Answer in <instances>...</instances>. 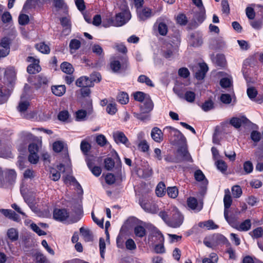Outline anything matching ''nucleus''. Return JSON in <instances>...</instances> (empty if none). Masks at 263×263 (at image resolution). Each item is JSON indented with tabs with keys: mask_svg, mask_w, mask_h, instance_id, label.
Returning <instances> with one entry per match:
<instances>
[{
	"mask_svg": "<svg viewBox=\"0 0 263 263\" xmlns=\"http://www.w3.org/2000/svg\"><path fill=\"white\" fill-rule=\"evenodd\" d=\"M8 237L12 241L16 240L18 238V232L16 229L11 228L7 232Z\"/></svg>",
	"mask_w": 263,
	"mask_h": 263,
	"instance_id": "nucleus-37",
	"label": "nucleus"
},
{
	"mask_svg": "<svg viewBox=\"0 0 263 263\" xmlns=\"http://www.w3.org/2000/svg\"><path fill=\"white\" fill-rule=\"evenodd\" d=\"M60 177L61 174L59 171L54 168H52L50 170V178L51 180L54 181H57L60 179Z\"/></svg>",
	"mask_w": 263,
	"mask_h": 263,
	"instance_id": "nucleus-49",
	"label": "nucleus"
},
{
	"mask_svg": "<svg viewBox=\"0 0 263 263\" xmlns=\"http://www.w3.org/2000/svg\"><path fill=\"white\" fill-rule=\"evenodd\" d=\"M232 200L230 194L229 190L228 189L225 190V195L223 198V202L224 206V216L225 219L229 222V208L232 204Z\"/></svg>",
	"mask_w": 263,
	"mask_h": 263,
	"instance_id": "nucleus-8",
	"label": "nucleus"
},
{
	"mask_svg": "<svg viewBox=\"0 0 263 263\" xmlns=\"http://www.w3.org/2000/svg\"><path fill=\"white\" fill-rule=\"evenodd\" d=\"M139 19L140 21H145L153 15L152 10L148 7L141 8L137 10Z\"/></svg>",
	"mask_w": 263,
	"mask_h": 263,
	"instance_id": "nucleus-9",
	"label": "nucleus"
},
{
	"mask_svg": "<svg viewBox=\"0 0 263 263\" xmlns=\"http://www.w3.org/2000/svg\"><path fill=\"white\" fill-rule=\"evenodd\" d=\"M29 22L28 15L25 14H21L18 17V23L21 25H25Z\"/></svg>",
	"mask_w": 263,
	"mask_h": 263,
	"instance_id": "nucleus-53",
	"label": "nucleus"
},
{
	"mask_svg": "<svg viewBox=\"0 0 263 263\" xmlns=\"http://www.w3.org/2000/svg\"><path fill=\"white\" fill-rule=\"evenodd\" d=\"M117 99L121 104H126L129 101L128 95L126 92H121L118 94Z\"/></svg>",
	"mask_w": 263,
	"mask_h": 263,
	"instance_id": "nucleus-32",
	"label": "nucleus"
},
{
	"mask_svg": "<svg viewBox=\"0 0 263 263\" xmlns=\"http://www.w3.org/2000/svg\"><path fill=\"white\" fill-rule=\"evenodd\" d=\"M41 143L39 144L36 143H31L29 145L28 149L29 153H37Z\"/></svg>",
	"mask_w": 263,
	"mask_h": 263,
	"instance_id": "nucleus-62",
	"label": "nucleus"
},
{
	"mask_svg": "<svg viewBox=\"0 0 263 263\" xmlns=\"http://www.w3.org/2000/svg\"><path fill=\"white\" fill-rule=\"evenodd\" d=\"M35 256L37 262L47 263L46 258L42 253L40 252H37L35 254Z\"/></svg>",
	"mask_w": 263,
	"mask_h": 263,
	"instance_id": "nucleus-58",
	"label": "nucleus"
},
{
	"mask_svg": "<svg viewBox=\"0 0 263 263\" xmlns=\"http://www.w3.org/2000/svg\"><path fill=\"white\" fill-rule=\"evenodd\" d=\"M117 111L116 104L115 103H109L106 107V111L110 115H114Z\"/></svg>",
	"mask_w": 263,
	"mask_h": 263,
	"instance_id": "nucleus-56",
	"label": "nucleus"
},
{
	"mask_svg": "<svg viewBox=\"0 0 263 263\" xmlns=\"http://www.w3.org/2000/svg\"><path fill=\"white\" fill-rule=\"evenodd\" d=\"M80 148L83 154L86 155L90 150L91 145L88 142L83 140L81 143Z\"/></svg>",
	"mask_w": 263,
	"mask_h": 263,
	"instance_id": "nucleus-42",
	"label": "nucleus"
},
{
	"mask_svg": "<svg viewBox=\"0 0 263 263\" xmlns=\"http://www.w3.org/2000/svg\"><path fill=\"white\" fill-rule=\"evenodd\" d=\"M252 236L255 238H258L261 237L263 234V229L261 227H258L255 229L253 231L250 233Z\"/></svg>",
	"mask_w": 263,
	"mask_h": 263,
	"instance_id": "nucleus-47",
	"label": "nucleus"
},
{
	"mask_svg": "<svg viewBox=\"0 0 263 263\" xmlns=\"http://www.w3.org/2000/svg\"><path fill=\"white\" fill-rule=\"evenodd\" d=\"M214 107L213 102L211 100L206 101L201 106L204 111H208Z\"/></svg>",
	"mask_w": 263,
	"mask_h": 263,
	"instance_id": "nucleus-54",
	"label": "nucleus"
},
{
	"mask_svg": "<svg viewBox=\"0 0 263 263\" xmlns=\"http://www.w3.org/2000/svg\"><path fill=\"white\" fill-rule=\"evenodd\" d=\"M152 139L156 142L160 143L163 140V133L158 127H154L151 133Z\"/></svg>",
	"mask_w": 263,
	"mask_h": 263,
	"instance_id": "nucleus-18",
	"label": "nucleus"
},
{
	"mask_svg": "<svg viewBox=\"0 0 263 263\" xmlns=\"http://www.w3.org/2000/svg\"><path fill=\"white\" fill-rule=\"evenodd\" d=\"M205 18V10L204 8H202L199 9V12L198 14H196L195 15V19L197 20V21L199 23H201L203 22Z\"/></svg>",
	"mask_w": 263,
	"mask_h": 263,
	"instance_id": "nucleus-45",
	"label": "nucleus"
},
{
	"mask_svg": "<svg viewBox=\"0 0 263 263\" xmlns=\"http://www.w3.org/2000/svg\"><path fill=\"white\" fill-rule=\"evenodd\" d=\"M61 69L63 72L69 74L72 73L74 71L72 65L70 63L66 62H64L61 64Z\"/></svg>",
	"mask_w": 263,
	"mask_h": 263,
	"instance_id": "nucleus-28",
	"label": "nucleus"
},
{
	"mask_svg": "<svg viewBox=\"0 0 263 263\" xmlns=\"http://www.w3.org/2000/svg\"><path fill=\"white\" fill-rule=\"evenodd\" d=\"M247 92L249 98L251 99H254L257 95V91L254 87H249Z\"/></svg>",
	"mask_w": 263,
	"mask_h": 263,
	"instance_id": "nucleus-55",
	"label": "nucleus"
},
{
	"mask_svg": "<svg viewBox=\"0 0 263 263\" xmlns=\"http://www.w3.org/2000/svg\"><path fill=\"white\" fill-rule=\"evenodd\" d=\"M53 6L56 11L62 9L67 11V6L64 0H53Z\"/></svg>",
	"mask_w": 263,
	"mask_h": 263,
	"instance_id": "nucleus-25",
	"label": "nucleus"
},
{
	"mask_svg": "<svg viewBox=\"0 0 263 263\" xmlns=\"http://www.w3.org/2000/svg\"><path fill=\"white\" fill-rule=\"evenodd\" d=\"M208 70V67L205 63H203L199 64V69L195 72L196 78L199 80L203 79Z\"/></svg>",
	"mask_w": 263,
	"mask_h": 263,
	"instance_id": "nucleus-14",
	"label": "nucleus"
},
{
	"mask_svg": "<svg viewBox=\"0 0 263 263\" xmlns=\"http://www.w3.org/2000/svg\"><path fill=\"white\" fill-rule=\"evenodd\" d=\"M154 107V104L150 97H147L143 101V104L141 106V111L143 113H148L151 111Z\"/></svg>",
	"mask_w": 263,
	"mask_h": 263,
	"instance_id": "nucleus-13",
	"label": "nucleus"
},
{
	"mask_svg": "<svg viewBox=\"0 0 263 263\" xmlns=\"http://www.w3.org/2000/svg\"><path fill=\"white\" fill-rule=\"evenodd\" d=\"M101 80V75L96 73L90 75V78L87 77H80L76 81V84L80 87H90L93 86L94 82H99Z\"/></svg>",
	"mask_w": 263,
	"mask_h": 263,
	"instance_id": "nucleus-3",
	"label": "nucleus"
},
{
	"mask_svg": "<svg viewBox=\"0 0 263 263\" xmlns=\"http://www.w3.org/2000/svg\"><path fill=\"white\" fill-rule=\"evenodd\" d=\"M195 97L196 95L194 92L192 91H187L183 95V99L189 103H193L195 101Z\"/></svg>",
	"mask_w": 263,
	"mask_h": 263,
	"instance_id": "nucleus-34",
	"label": "nucleus"
},
{
	"mask_svg": "<svg viewBox=\"0 0 263 263\" xmlns=\"http://www.w3.org/2000/svg\"><path fill=\"white\" fill-rule=\"evenodd\" d=\"M53 216L54 219L62 221L67 219L69 213L66 209H55L53 211Z\"/></svg>",
	"mask_w": 263,
	"mask_h": 263,
	"instance_id": "nucleus-10",
	"label": "nucleus"
},
{
	"mask_svg": "<svg viewBox=\"0 0 263 263\" xmlns=\"http://www.w3.org/2000/svg\"><path fill=\"white\" fill-rule=\"evenodd\" d=\"M64 146V143L63 141H57L53 143V149L54 152L59 153L61 152Z\"/></svg>",
	"mask_w": 263,
	"mask_h": 263,
	"instance_id": "nucleus-44",
	"label": "nucleus"
},
{
	"mask_svg": "<svg viewBox=\"0 0 263 263\" xmlns=\"http://www.w3.org/2000/svg\"><path fill=\"white\" fill-rule=\"evenodd\" d=\"M159 215L169 227L173 228L179 227L183 221V216L176 208L169 212L161 211Z\"/></svg>",
	"mask_w": 263,
	"mask_h": 263,
	"instance_id": "nucleus-1",
	"label": "nucleus"
},
{
	"mask_svg": "<svg viewBox=\"0 0 263 263\" xmlns=\"http://www.w3.org/2000/svg\"><path fill=\"white\" fill-rule=\"evenodd\" d=\"M190 44L193 47H198L202 44V39L199 35L192 33L190 35Z\"/></svg>",
	"mask_w": 263,
	"mask_h": 263,
	"instance_id": "nucleus-21",
	"label": "nucleus"
},
{
	"mask_svg": "<svg viewBox=\"0 0 263 263\" xmlns=\"http://www.w3.org/2000/svg\"><path fill=\"white\" fill-rule=\"evenodd\" d=\"M96 140L97 144L100 146H104L107 142L105 137L102 134L97 136Z\"/></svg>",
	"mask_w": 263,
	"mask_h": 263,
	"instance_id": "nucleus-50",
	"label": "nucleus"
},
{
	"mask_svg": "<svg viewBox=\"0 0 263 263\" xmlns=\"http://www.w3.org/2000/svg\"><path fill=\"white\" fill-rule=\"evenodd\" d=\"M32 230L36 232L39 236L45 235L46 234V232L42 230L36 224L32 223L30 225Z\"/></svg>",
	"mask_w": 263,
	"mask_h": 263,
	"instance_id": "nucleus-60",
	"label": "nucleus"
},
{
	"mask_svg": "<svg viewBox=\"0 0 263 263\" xmlns=\"http://www.w3.org/2000/svg\"><path fill=\"white\" fill-rule=\"evenodd\" d=\"M35 48L42 53L48 54L50 52L49 46L43 42L36 44Z\"/></svg>",
	"mask_w": 263,
	"mask_h": 263,
	"instance_id": "nucleus-30",
	"label": "nucleus"
},
{
	"mask_svg": "<svg viewBox=\"0 0 263 263\" xmlns=\"http://www.w3.org/2000/svg\"><path fill=\"white\" fill-rule=\"evenodd\" d=\"M134 234L136 237L142 238L146 235V230L143 227L137 226L134 228Z\"/></svg>",
	"mask_w": 263,
	"mask_h": 263,
	"instance_id": "nucleus-31",
	"label": "nucleus"
},
{
	"mask_svg": "<svg viewBox=\"0 0 263 263\" xmlns=\"http://www.w3.org/2000/svg\"><path fill=\"white\" fill-rule=\"evenodd\" d=\"M187 204L190 209L197 212L200 211L202 209V205H199L197 199L194 197H189L187 200Z\"/></svg>",
	"mask_w": 263,
	"mask_h": 263,
	"instance_id": "nucleus-19",
	"label": "nucleus"
},
{
	"mask_svg": "<svg viewBox=\"0 0 263 263\" xmlns=\"http://www.w3.org/2000/svg\"><path fill=\"white\" fill-rule=\"evenodd\" d=\"M113 137L115 142L118 143H122L126 146L130 145V143L125 135V134L121 132H117L114 133Z\"/></svg>",
	"mask_w": 263,
	"mask_h": 263,
	"instance_id": "nucleus-11",
	"label": "nucleus"
},
{
	"mask_svg": "<svg viewBox=\"0 0 263 263\" xmlns=\"http://www.w3.org/2000/svg\"><path fill=\"white\" fill-rule=\"evenodd\" d=\"M130 18V14L127 11H124L116 14L115 19L110 18L107 20V24L103 22V26L108 27L110 26H121L126 24Z\"/></svg>",
	"mask_w": 263,
	"mask_h": 263,
	"instance_id": "nucleus-2",
	"label": "nucleus"
},
{
	"mask_svg": "<svg viewBox=\"0 0 263 263\" xmlns=\"http://www.w3.org/2000/svg\"><path fill=\"white\" fill-rule=\"evenodd\" d=\"M138 147L143 152H147L149 149V145L146 140L139 141L138 143Z\"/></svg>",
	"mask_w": 263,
	"mask_h": 263,
	"instance_id": "nucleus-43",
	"label": "nucleus"
},
{
	"mask_svg": "<svg viewBox=\"0 0 263 263\" xmlns=\"http://www.w3.org/2000/svg\"><path fill=\"white\" fill-rule=\"evenodd\" d=\"M140 203L142 208L146 212L154 214L158 211V206L154 202L142 200Z\"/></svg>",
	"mask_w": 263,
	"mask_h": 263,
	"instance_id": "nucleus-7",
	"label": "nucleus"
},
{
	"mask_svg": "<svg viewBox=\"0 0 263 263\" xmlns=\"http://www.w3.org/2000/svg\"><path fill=\"white\" fill-rule=\"evenodd\" d=\"M0 212L6 217L12 219L14 221H18L20 220L19 216L14 211L11 210L1 209Z\"/></svg>",
	"mask_w": 263,
	"mask_h": 263,
	"instance_id": "nucleus-20",
	"label": "nucleus"
},
{
	"mask_svg": "<svg viewBox=\"0 0 263 263\" xmlns=\"http://www.w3.org/2000/svg\"><path fill=\"white\" fill-rule=\"evenodd\" d=\"M99 248L100 255L102 258H104V253L106 248V244L104 239L103 238H100L99 240Z\"/></svg>",
	"mask_w": 263,
	"mask_h": 263,
	"instance_id": "nucleus-52",
	"label": "nucleus"
},
{
	"mask_svg": "<svg viewBox=\"0 0 263 263\" xmlns=\"http://www.w3.org/2000/svg\"><path fill=\"white\" fill-rule=\"evenodd\" d=\"M60 23L64 28L63 32L68 35L71 31V22L69 17H63L60 18Z\"/></svg>",
	"mask_w": 263,
	"mask_h": 263,
	"instance_id": "nucleus-15",
	"label": "nucleus"
},
{
	"mask_svg": "<svg viewBox=\"0 0 263 263\" xmlns=\"http://www.w3.org/2000/svg\"><path fill=\"white\" fill-rule=\"evenodd\" d=\"M149 96L141 91H137L134 93V99L139 102H143L147 97Z\"/></svg>",
	"mask_w": 263,
	"mask_h": 263,
	"instance_id": "nucleus-35",
	"label": "nucleus"
},
{
	"mask_svg": "<svg viewBox=\"0 0 263 263\" xmlns=\"http://www.w3.org/2000/svg\"><path fill=\"white\" fill-rule=\"evenodd\" d=\"M178 153L179 156L181 157L180 160L176 161V162H179L181 161H191L192 160L191 156H190L186 147L182 146L178 150Z\"/></svg>",
	"mask_w": 263,
	"mask_h": 263,
	"instance_id": "nucleus-17",
	"label": "nucleus"
},
{
	"mask_svg": "<svg viewBox=\"0 0 263 263\" xmlns=\"http://www.w3.org/2000/svg\"><path fill=\"white\" fill-rule=\"evenodd\" d=\"M105 181L108 184H112L115 182V176L111 173H108L105 176Z\"/></svg>",
	"mask_w": 263,
	"mask_h": 263,
	"instance_id": "nucleus-64",
	"label": "nucleus"
},
{
	"mask_svg": "<svg viewBox=\"0 0 263 263\" xmlns=\"http://www.w3.org/2000/svg\"><path fill=\"white\" fill-rule=\"evenodd\" d=\"M251 227V221L250 219H246L241 222L240 224L236 227V229L239 231H248Z\"/></svg>",
	"mask_w": 263,
	"mask_h": 263,
	"instance_id": "nucleus-26",
	"label": "nucleus"
},
{
	"mask_svg": "<svg viewBox=\"0 0 263 263\" xmlns=\"http://www.w3.org/2000/svg\"><path fill=\"white\" fill-rule=\"evenodd\" d=\"M80 232L85 241H90L92 240L93 237L92 233L88 229L81 227L80 229Z\"/></svg>",
	"mask_w": 263,
	"mask_h": 263,
	"instance_id": "nucleus-23",
	"label": "nucleus"
},
{
	"mask_svg": "<svg viewBox=\"0 0 263 263\" xmlns=\"http://www.w3.org/2000/svg\"><path fill=\"white\" fill-rule=\"evenodd\" d=\"M154 237L157 238L160 244L156 245L155 247V251L157 253H163L165 252V249L162 244L164 241V237L162 233L159 231H157L155 233Z\"/></svg>",
	"mask_w": 263,
	"mask_h": 263,
	"instance_id": "nucleus-12",
	"label": "nucleus"
},
{
	"mask_svg": "<svg viewBox=\"0 0 263 263\" xmlns=\"http://www.w3.org/2000/svg\"><path fill=\"white\" fill-rule=\"evenodd\" d=\"M198 226L202 228H206L208 230H214L218 228V226L212 220L200 222L199 223Z\"/></svg>",
	"mask_w": 263,
	"mask_h": 263,
	"instance_id": "nucleus-24",
	"label": "nucleus"
},
{
	"mask_svg": "<svg viewBox=\"0 0 263 263\" xmlns=\"http://www.w3.org/2000/svg\"><path fill=\"white\" fill-rule=\"evenodd\" d=\"M74 2L78 9L80 11L83 12L85 10L86 6L84 0H74Z\"/></svg>",
	"mask_w": 263,
	"mask_h": 263,
	"instance_id": "nucleus-57",
	"label": "nucleus"
},
{
	"mask_svg": "<svg viewBox=\"0 0 263 263\" xmlns=\"http://www.w3.org/2000/svg\"><path fill=\"white\" fill-rule=\"evenodd\" d=\"M125 246L127 249L133 250L136 249V245L132 239H128L125 242Z\"/></svg>",
	"mask_w": 263,
	"mask_h": 263,
	"instance_id": "nucleus-61",
	"label": "nucleus"
},
{
	"mask_svg": "<svg viewBox=\"0 0 263 263\" xmlns=\"http://www.w3.org/2000/svg\"><path fill=\"white\" fill-rule=\"evenodd\" d=\"M11 40L7 37H3L0 43V47L6 49L7 51H10V45Z\"/></svg>",
	"mask_w": 263,
	"mask_h": 263,
	"instance_id": "nucleus-38",
	"label": "nucleus"
},
{
	"mask_svg": "<svg viewBox=\"0 0 263 263\" xmlns=\"http://www.w3.org/2000/svg\"><path fill=\"white\" fill-rule=\"evenodd\" d=\"M177 22L181 25H185L187 22V19L185 15L180 14L177 16Z\"/></svg>",
	"mask_w": 263,
	"mask_h": 263,
	"instance_id": "nucleus-59",
	"label": "nucleus"
},
{
	"mask_svg": "<svg viewBox=\"0 0 263 263\" xmlns=\"http://www.w3.org/2000/svg\"><path fill=\"white\" fill-rule=\"evenodd\" d=\"M154 27L157 28V31L160 35L165 36L168 32V27L166 24L164 22H159L158 20L155 24Z\"/></svg>",
	"mask_w": 263,
	"mask_h": 263,
	"instance_id": "nucleus-16",
	"label": "nucleus"
},
{
	"mask_svg": "<svg viewBox=\"0 0 263 263\" xmlns=\"http://www.w3.org/2000/svg\"><path fill=\"white\" fill-rule=\"evenodd\" d=\"M81 46V42L77 39H72L70 41L69 43V48L71 50H78Z\"/></svg>",
	"mask_w": 263,
	"mask_h": 263,
	"instance_id": "nucleus-46",
	"label": "nucleus"
},
{
	"mask_svg": "<svg viewBox=\"0 0 263 263\" xmlns=\"http://www.w3.org/2000/svg\"><path fill=\"white\" fill-rule=\"evenodd\" d=\"M128 67V60L126 58L121 59L120 62L118 60H113L110 62V68L114 72L121 71H125Z\"/></svg>",
	"mask_w": 263,
	"mask_h": 263,
	"instance_id": "nucleus-4",
	"label": "nucleus"
},
{
	"mask_svg": "<svg viewBox=\"0 0 263 263\" xmlns=\"http://www.w3.org/2000/svg\"><path fill=\"white\" fill-rule=\"evenodd\" d=\"M165 184L163 182H160L156 189V194L158 197H162L165 193Z\"/></svg>",
	"mask_w": 263,
	"mask_h": 263,
	"instance_id": "nucleus-39",
	"label": "nucleus"
},
{
	"mask_svg": "<svg viewBox=\"0 0 263 263\" xmlns=\"http://www.w3.org/2000/svg\"><path fill=\"white\" fill-rule=\"evenodd\" d=\"M168 196L172 198H175L178 195V191L176 186L168 187L167 189Z\"/></svg>",
	"mask_w": 263,
	"mask_h": 263,
	"instance_id": "nucleus-41",
	"label": "nucleus"
},
{
	"mask_svg": "<svg viewBox=\"0 0 263 263\" xmlns=\"http://www.w3.org/2000/svg\"><path fill=\"white\" fill-rule=\"evenodd\" d=\"M52 93L59 97L63 96L66 91V87L64 85L53 86L51 87Z\"/></svg>",
	"mask_w": 263,
	"mask_h": 263,
	"instance_id": "nucleus-22",
	"label": "nucleus"
},
{
	"mask_svg": "<svg viewBox=\"0 0 263 263\" xmlns=\"http://www.w3.org/2000/svg\"><path fill=\"white\" fill-rule=\"evenodd\" d=\"M27 61L28 62L31 63L27 67V70L29 73L35 74L39 72L41 68L39 65V60L34 59L32 57H28L27 58Z\"/></svg>",
	"mask_w": 263,
	"mask_h": 263,
	"instance_id": "nucleus-6",
	"label": "nucleus"
},
{
	"mask_svg": "<svg viewBox=\"0 0 263 263\" xmlns=\"http://www.w3.org/2000/svg\"><path fill=\"white\" fill-rule=\"evenodd\" d=\"M167 136L171 139L174 138L175 141L181 140L184 138L183 135L177 129L172 126H166L163 129Z\"/></svg>",
	"mask_w": 263,
	"mask_h": 263,
	"instance_id": "nucleus-5",
	"label": "nucleus"
},
{
	"mask_svg": "<svg viewBox=\"0 0 263 263\" xmlns=\"http://www.w3.org/2000/svg\"><path fill=\"white\" fill-rule=\"evenodd\" d=\"M138 81L141 83H145L148 86H154V84L151 80L145 75H140L138 78Z\"/></svg>",
	"mask_w": 263,
	"mask_h": 263,
	"instance_id": "nucleus-33",
	"label": "nucleus"
},
{
	"mask_svg": "<svg viewBox=\"0 0 263 263\" xmlns=\"http://www.w3.org/2000/svg\"><path fill=\"white\" fill-rule=\"evenodd\" d=\"M115 163V160L110 157L107 158L104 160V167L108 171H110L114 168Z\"/></svg>",
	"mask_w": 263,
	"mask_h": 263,
	"instance_id": "nucleus-36",
	"label": "nucleus"
},
{
	"mask_svg": "<svg viewBox=\"0 0 263 263\" xmlns=\"http://www.w3.org/2000/svg\"><path fill=\"white\" fill-rule=\"evenodd\" d=\"M217 168L223 173L226 171L227 169V165L224 161L222 160H218L215 163Z\"/></svg>",
	"mask_w": 263,
	"mask_h": 263,
	"instance_id": "nucleus-51",
	"label": "nucleus"
},
{
	"mask_svg": "<svg viewBox=\"0 0 263 263\" xmlns=\"http://www.w3.org/2000/svg\"><path fill=\"white\" fill-rule=\"evenodd\" d=\"M247 121V119L245 117L241 118H233L231 120L230 123L234 127L238 128L241 126L242 124L246 123Z\"/></svg>",
	"mask_w": 263,
	"mask_h": 263,
	"instance_id": "nucleus-27",
	"label": "nucleus"
},
{
	"mask_svg": "<svg viewBox=\"0 0 263 263\" xmlns=\"http://www.w3.org/2000/svg\"><path fill=\"white\" fill-rule=\"evenodd\" d=\"M29 105V102L27 100H24L22 97L18 104L17 109L20 112H24L27 110Z\"/></svg>",
	"mask_w": 263,
	"mask_h": 263,
	"instance_id": "nucleus-29",
	"label": "nucleus"
},
{
	"mask_svg": "<svg viewBox=\"0 0 263 263\" xmlns=\"http://www.w3.org/2000/svg\"><path fill=\"white\" fill-rule=\"evenodd\" d=\"M232 193L233 197L237 198L241 196L242 192L240 186L236 185L232 187Z\"/></svg>",
	"mask_w": 263,
	"mask_h": 263,
	"instance_id": "nucleus-40",
	"label": "nucleus"
},
{
	"mask_svg": "<svg viewBox=\"0 0 263 263\" xmlns=\"http://www.w3.org/2000/svg\"><path fill=\"white\" fill-rule=\"evenodd\" d=\"M251 138L254 142H257L260 140V133L257 131L253 130L251 134Z\"/></svg>",
	"mask_w": 263,
	"mask_h": 263,
	"instance_id": "nucleus-63",
	"label": "nucleus"
},
{
	"mask_svg": "<svg viewBox=\"0 0 263 263\" xmlns=\"http://www.w3.org/2000/svg\"><path fill=\"white\" fill-rule=\"evenodd\" d=\"M243 170L246 174L251 173L253 170V165L252 163L250 161H246L243 165Z\"/></svg>",
	"mask_w": 263,
	"mask_h": 263,
	"instance_id": "nucleus-48",
	"label": "nucleus"
}]
</instances>
